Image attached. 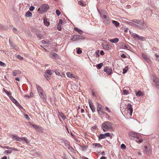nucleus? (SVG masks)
<instances>
[{
    "label": "nucleus",
    "instance_id": "15",
    "mask_svg": "<svg viewBox=\"0 0 159 159\" xmlns=\"http://www.w3.org/2000/svg\"><path fill=\"white\" fill-rule=\"evenodd\" d=\"M78 3L79 5L83 6L85 7L86 5V4L85 1L83 0H77Z\"/></svg>",
    "mask_w": 159,
    "mask_h": 159
},
{
    "label": "nucleus",
    "instance_id": "16",
    "mask_svg": "<svg viewBox=\"0 0 159 159\" xmlns=\"http://www.w3.org/2000/svg\"><path fill=\"white\" fill-rule=\"evenodd\" d=\"M132 36L134 38L137 39H140L141 40H143V39H144L143 37L140 36L136 34H133L132 35Z\"/></svg>",
    "mask_w": 159,
    "mask_h": 159
},
{
    "label": "nucleus",
    "instance_id": "27",
    "mask_svg": "<svg viewBox=\"0 0 159 159\" xmlns=\"http://www.w3.org/2000/svg\"><path fill=\"white\" fill-rule=\"evenodd\" d=\"M42 43H43V44H52V43L51 41H50L47 40H43L42 41Z\"/></svg>",
    "mask_w": 159,
    "mask_h": 159
},
{
    "label": "nucleus",
    "instance_id": "28",
    "mask_svg": "<svg viewBox=\"0 0 159 159\" xmlns=\"http://www.w3.org/2000/svg\"><path fill=\"white\" fill-rule=\"evenodd\" d=\"M112 22L113 24L116 27L119 26L120 25V23L118 21L112 20Z\"/></svg>",
    "mask_w": 159,
    "mask_h": 159
},
{
    "label": "nucleus",
    "instance_id": "24",
    "mask_svg": "<svg viewBox=\"0 0 159 159\" xmlns=\"http://www.w3.org/2000/svg\"><path fill=\"white\" fill-rule=\"evenodd\" d=\"M39 96L42 98H45L46 97V94L44 91L39 93Z\"/></svg>",
    "mask_w": 159,
    "mask_h": 159
},
{
    "label": "nucleus",
    "instance_id": "64",
    "mask_svg": "<svg viewBox=\"0 0 159 159\" xmlns=\"http://www.w3.org/2000/svg\"><path fill=\"white\" fill-rule=\"evenodd\" d=\"M100 159H106V157H101Z\"/></svg>",
    "mask_w": 159,
    "mask_h": 159
},
{
    "label": "nucleus",
    "instance_id": "25",
    "mask_svg": "<svg viewBox=\"0 0 159 159\" xmlns=\"http://www.w3.org/2000/svg\"><path fill=\"white\" fill-rule=\"evenodd\" d=\"M43 21L44 24L46 26H48L49 25L50 23L49 21H48L47 19L46 18H45L43 19Z\"/></svg>",
    "mask_w": 159,
    "mask_h": 159
},
{
    "label": "nucleus",
    "instance_id": "8",
    "mask_svg": "<svg viewBox=\"0 0 159 159\" xmlns=\"http://www.w3.org/2000/svg\"><path fill=\"white\" fill-rule=\"evenodd\" d=\"M83 38V36H82L75 35L71 37V40L73 41H74L76 40L82 39Z\"/></svg>",
    "mask_w": 159,
    "mask_h": 159
},
{
    "label": "nucleus",
    "instance_id": "37",
    "mask_svg": "<svg viewBox=\"0 0 159 159\" xmlns=\"http://www.w3.org/2000/svg\"><path fill=\"white\" fill-rule=\"evenodd\" d=\"M18 107L20 108L23 109V107L19 103L16 101L15 103H14Z\"/></svg>",
    "mask_w": 159,
    "mask_h": 159
},
{
    "label": "nucleus",
    "instance_id": "43",
    "mask_svg": "<svg viewBox=\"0 0 159 159\" xmlns=\"http://www.w3.org/2000/svg\"><path fill=\"white\" fill-rule=\"evenodd\" d=\"M10 98L14 103H15V102L17 101L12 96L10 97Z\"/></svg>",
    "mask_w": 159,
    "mask_h": 159
},
{
    "label": "nucleus",
    "instance_id": "39",
    "mask_svg": "<svg viewBox=\"0 0 159 159\" xmlns=\"http://www.w3.org/2000/svg\"><path fill=\"white\" fill-rule=\"evenodd\" d=\"M103 63H101L98 64L97 66V68L98 69H100L103 66Z\"/></svg>",
    "mask_w": 159,
    "mask_h": 159
},
{
    "label": "nucleus",
    "instance_id": "40",
    "mask_svg": "<svg viewBox=\"0 0 159 159\" xmlns=\"http://www.w3.org/2000/svg\"><path fill=\"white\" fill-rule=\"evenodd\" d=\"M142 56L143 58V59L144 60H148V57H147V55H146L144 53L142 54Z\"/></svg>",
    "mask_w": 159,
    "mask_h": 159
},
{
    "label": "nucleus",
    "instance_id": "10",
    "mask_svg": "<svg viewBox=\"0 0 159 159\" xmlns=\"http://www.w3.org/2000/svg\"><path fill=\"white\" fill-rule=\"evenodd\" d=\"M88 101L90 109H91L93 112H94L95 111V108L94 105H93V102L91 101L90 100H89Z\"/></svg>",
    "mask_w": 159,
    "mask_h": 159
},
{
    "label": "nucleus",
    "instance_id": "22",
    "mask_svg": "<svg viewBox=\"0 0 159 159\" xmlns=\"http://www.w3.org/2000/svg\"><path fill=\"white\" fill-rule=\"evenodd\" d=\"M50 57L53 59H56L58 55L57 54L54 52H52L51 53Z\"/></svg>",
    "mask_w": 159,
    "mask_h": 159
},
{
    "label": "nucleus",
    "instance_id": "45",
    "mask_svg": "<svg viewBox=\"0 0 159 159\" xmlns=\"http://www.w3.org/2000/svg\"><path fill=\"white\" fill-rule=\"evenodd\" d=\"M48 75V74H46V73H44V76H45V78L47 80H48V79H49L50 77V75Z\"/></svg>",
    "mask_w": 159,
    "mask_h": 159
},
{
    "label": "nucleus",
    "instance_id": "57",
    "mask_svg": "<svg viewBox=\"0 0 159 159\" xmlns=\"http://www.w3.org/2000/svg\"><path fill=\"white\" fill-rule=\"evenodd\" d=\"M9 41L10 44L11 46L13 47H14L15 45L13 44V43L12 42H11L10 40H9Z\"/></svg>",
    "mask_w": 159,
    "mask_h": 159
},
{
    "label": "nucleus",
    "instance_id": "14",
    "mask_svg": "<svg viewBox=\"0 0 159 159\" xmlns=\"http://www.w3.org/2000/svg\"><path fill=\"white\" fill-rule=\"evenodd\" d=\"M63 23V21L61 19H60L59 20V22L57 26V29L58 30L60 31L61 30V25Z\"/></svg>",
    "mask_w": 159,
    "mask_h": 159
},
{
    "label": "nucleus",
    "instance_id": "21",
    "mask_svg": "<svg viewBox=\"0 0 159 159\" xmlns=\"http://www.w3.org/2000/svg\"><path fill=\"white\" fill-rule=\"evenodd\" d=\"M93 147L95 148H102V146L98 143H93Z\"/></svg>",
    "mask_w": 159,
    "mask_h": 159
},
{
    "label": "nucleus",
    "instance_id": "61",
    "mask_svg": "<svg viewBox=\"0 0 159 159\" xmlns=\"http://www.w3.org/2000/svg\"><path fill=\"white\" fill-rule=\"evenodd\" d=\"M4 148L7 149H11V147H10L9 146H5Z\"/></svg>",
    "mask_w": 159,
    "mask_h": 159
},
{
    "label": "nucleus",
    "instance_id": "3",
    "mask_svg": "<svg viewBox=\"0 0 159 159\" xmlns=\"http://www.w3.org/2000/svg\"><path fill=\"white\" fill-rule=\"evenodd\" d=\"M144 150L146 154L148 155H151L152 151L151 146L149 144H147L144 146Z\"/></svg>",
    "mask_w": 159,
    "mask_h": 159
},
{
    "label": "nucleus",
    "instance_id": "63",
    "mask_svg": "<svg viewBox=\"0 0 159 159\" xmlns=\"http://www.w3.org/2000/svg\"><path fill=\"white\" fill-rule=\"evenodd\" d=\"M1 159H7V157L5 156L1 158Z\"/></svg>",
    "mask_w": 159,
    "mask_h": 159
},
{
    "label": "nucleus",
    "instance_id": "5",
    "mask_svg": "<svg viewBox=\"0 0 159 159\" xmlns=\"http://www.w3.org/2000/svg\"><path fill=\"white\" fill-rule=\"evenodd\" d=\"M98 106L97 111L99 115H103L105 113L104 112V110L102 108V105L99 103H98L97 104Z\"/></svg>",
    "mask_w": 159,
    "mask_h": 159
},
{
    "label": "nucleus",
    "instance_id": "56",
    "mask_svg": "<svg viewBox=\"0 0 159 159\" xmlns=\"http://www.w3.org/2000/svg\"><path fill=\"white\" fill-rule=\"evenodd\" d=\"M120 147H121V148H123V149H125L126 148L125 145L124 144H122L121 145Z\"/></svg>",
    "mask_w": 159,
    "mask_h": 159
},
{
    "label": "nucleus",
    "instance_id": "12",
    "mask_svg": "<svg viewBox=\"0 0 159 159\" xmlns=\"http://www.w3.org/2000/svg\"><path fill=\"white\" fill-rule=\"evenodd\" d=\"M11 137L14 140H16L17 141L21 142V138H19L16 134L11 135Z\"/></svg>",
    "mask_w": 159,
    "mask_h": 159
},
{
    "label": "nucleus",
    "instance_id": "23",
    "mask_svg": "<svg viewBox=\"0 0 159 159\" xmlns=\"http://www.w3.org/2000/svg\"><path fill=\"white\" fill-rule=\"evenodd\" d=\"M119 39L117 38H115L113 39H111L109 40V41L112 43H116L119 41Z\"/></svg>",
    "mask_w": 159,
    "mask_h": 159
},
{
    "label": "nucleus",
    "instance_id": "30",
    "mask_svg": "<svg viewBox=\"0 0 159 159\" xmlns=\"http://www.w3.org/2000/svg\"><path fill=\"white\" fill-rule=\"evenodd\" d=\"M22 141L25 142L27 144L30 143V141L25 137L21 138V141Z\"/></svg>",
    "mask_w": 159,
    "mask_h": 159
},
{
    "label": "nucleus",
    "instance_id": "1",
    "mask_svg": "<svg viewBox=\"0 0 159 159\" xmlns=\"http://www.w3.org/2000/svg\"><path fill=\"white\" fill-rule=\"evenodd\" d=\"M101 128L104 132L111 131L113 129L111 123L108 121H105L103 123L101 126Z\"/></svg>",
    "mask_w": 159,
    "mask_h": 159
},
{
    "label": "nucleus",
    "instance_id": "29",
    "mask_svg": "<svg viewBox=\"0 0 159 159\" xmlns=\"http://www.w3.org/2000/svg\"><path fill=\"white\" fill-rule=\"evenodd\" d=\"M74 30L76 31L77 32L80 34H82L83 33V32L81 30L77 28H75Z\"/></svg>",
    "mask_w": 159,
    "mask_h": 159
},
{
    "label": "nucleus",
    "instance_id": "42",
    "mask_svg": "<svg viewBox=\"0 0 159 159\" xmlns=\"http://www.w3.org/2000/svg\"><path fill=\"white\" fill-rule=\"evenodd\" d=\"M61 72L60 71L58 70H55V73L56 74L58 75H60Z\"/></svg>",
    "mask_w": 159,
    "mask_h": 159
},
{
    "label": "nucleus",
    "instance_id": "13",
    "mask_svg": "<svg viewBox=\"0 0 159 159\" xmlns=\"http://www.w3.org/2000/svg\"><path fill=\"white\" fill-rule=\"evenodd\" d=\"M31 126L33 127L37 131L39 132H40L42 130V129L41 127L36 125L32 124H31Z\"/></svg>",
    "mask_w": 159,
    "mask_h": 159
},
{
    "label": "nucleus",
    "instance_id": "6",
    "mask_svg": "<svg viewBox=\"0 0 159 159\" xmlns=\"http://www.w3.org/2000/svg\"><path fill=\"white\" fill-rule=\"evenodd\" d=\"M153 81L154 85L158 88H159V80L158 77L155 75L153 76Z\"/></svg>",
    "mask_w": 159,
    "mask_h": 159
},
{
    "label": "nucleus",
    "instance_id": "53",
    "mask_svg": "<svg viewBox=\"0 0 159 159\" xmlns=\"http://www.w3.org/2000/svg\"><path fill=\"white\" fill-rule=\"evenodd\" d=\"M12 152L11 150H7L5 151V152L7 153H11Z\"/></svg>",
    "mask_w": 159,
    "mask_h": 159
},
{
    "label": "nucleus",
    "instance_id": "26",
    "mask_svg": "<svg viewBox=\"0 0 159 159\" xmlns=\"http://www.w3.org/2000/svg\"><path fill=\"white\" fill-rule=\"evenodd\" d=\"M19 70H14L12 72V74L13 76H16L19 74Z\"/></svg>",
    "mask_w": 159,
    "mask_h": 159
},
{
    "label": "nucleus",
    "instance_id": "32",
    "mask_svg": "<svg viewBox=\"0 0 159 159\" xmlns=\"http://www.w3.org/2000/svg\"><path fill=\"white\" fill-rule=\"evenodd\" d=\"M59 116L61 117L63 120H65L66 119V116L65 114L62 112L59 113Z\"/></svg>",
    "mask_w": 159,
    "mask_h": 159
},
{
    "label": "nucleus",
    "instance_id": "2",
    "mask_svg": "<svg viewBox=\"0 0 159 159\" xmlns=\"http://www.w3.org/2000/svg\"><path fill=\"white\" fill-rule=\"evenodd\" d=\"M129 135L130 137L135 138V141L138 143H142L143 141V139L142 138L141 136L138 133L136 132L132 131L130 132L129 133Z\"/></svg>",
    "mask_w": 159,
    "mask_h": 159
},
{
    "label": "nucleus",
    "instance_id": "36",
    "mask_svg": "<svg viewBox=\"0 0 159 159\" xmlns=\"http://www.w3.org/2000/svg\"><path fill=\"white\" fill-rule=\"evenodd\" d=\"M98 138L99 139H102L105 138L106 137L104 134H101L99 135Z\"/></svg>",
    "mask_w": 159,
    "mask_h": 159
},
{
    "label": "nucleus",
    "instance_id": "18",
    "mask_svg": "<svg viewBox=\"0 0 159 159\" xmlns=\"http://www.w3.org/2000/svg\"><path fill=\"white\" fill-rule=\"evenodd\" d=\"M129 87H125L123 88V92L124 94H129Z\"/></svg>",
    "mask_w": 159,
    "mask_h": 159
},
{
    "label": "nucleus",
    "instance_id": "48",
    "mask_svg": "<svg viewBox=\"0 0 159 159\" xmlns=\"http://www.w3.org/2000/svg\"><path fill=\"white\" fill-rule=\"evenodd\" d=\"M0 65L3 67L6 66L5 64L1 61H0Z\"/></svg>",
    "mask_w": 159,
    "mask_h": 159
},
{
    "label": "nucleus",
    "instance_id": "11",
    "mask_svg": "<svg viewBox=\"0 0 159 159\" xmlns=\"http://www.w3.org/2000/svg\"><path fill=\"white\" fill-rule=\"evenodd\" d=\"M66 75L69 78L73 77L76 79L78 78V77L77 76L75 75L72 73L70 72H68L66 73Z\"/></svg>",
    "mask_w": 159,
    "mask_h": 159
},
{
    "label": "nucleus",
    "instance_id": "47",
    "mask_svg": "<svg viewBox=\"0 0 159 159\" xmlns=\"http://www.w3.org/2000/svg\"><path fill=\"white\" fill-rule=\"evenodd\" d=\"M37 37L40 38H41L43 36V35L40 33H38L36 34Z\"/></svg>",
    "mask_w": 159,
    "mask_h": 159
},
{
    "label": "nucleus",
    "instance_id": "20",
    "mask_svg": "<svg viewBox=\"0 0 159 159\" xmlns=\"http://www.w3.org/2000/svg\"><path fill=\"white\" fill-rule=\"evenodd\" d=\"M102 46L103 48L107 50H109L111 48V46L109 44H103Z\"/></svg>",
    "mask_w": 159,
    "mask_h": 159
},
{
    "label": "nucleus",
    "instance_id": "62",
    "mask_svg": "<svg viewBox=\"0 0 159 159\" xmlns=\"http://www.w3.org/2000/svg\"><path fill=\"white\" fill-rule=\"evenodd\" d=\"M121 57L123 58H125L126 57V56H125V55L124 54H123L122 55H121Z\"/></svg>",
    "mask_w": 159,
    "mask_h": 159
},
{
    "label": "nucleus",
    "instance_id": "35",
    "mask_svg": "<svg viewBox=\"0 0 159 159\" xmlns=\"http://www.w3.org/2000/svg\"><path fill=\"white\" fill-rule=\"evenodd\" d=\"M143 95V93L142 92L140 91H139L136 93V95L137 96H142Z\"/></svg>",
    "mask_w": 159,
    "mask_h": 159
},
{
    "label": "nucleus",
    "instance_id": "31",
    "mask_svg": "<svg viewBox=\"0 0 159 159\" xmlns=\"http://www.w3.org/2000/svg\"><path fill=\"white\" fill-rule=\"evenodd\" d=\"M32 15V13L29 11H27L25 13V16L27 17H31Z\"/></svg>",
    "mask_w": 159,
    "mask_h": 159
},
{
    "label": "nucleus",
    "instance_id": "50",
    "mask_svg": "<svg viewBox=\"0 0 159 159\" xmlns=\"http://www.w3.org/2000/svg\"><path fill=\"white\" fill-rule=\"evenodd\" d=\"M104 134L105 135L106 138L107 137H110V134L109 133H105Z\"/></svg>",
    "mask_w": 159,
    "mask_h": 159
},
{
    "label": "nucleus",
    "instance_id": "34",
    "mask_svg": "<svg viewBox=\"0 0 159 159\" xmlns=\"http://www.w3.org/2000/svg\"><path fill=\"white\" fill-rule=\"evenodd\" d=\"M132 22L139 24H141V22L140 21L138 20L137 19H135V20H132Z\"/></svg>",
    "mask_w": 159,
    "mask_h": 159
},
{
    "label": "nucleus",
    "instance_id": "54",
    "mask_svg": "<svg viewBox=\"0 0 159 159\" xmlns=\"http://www.w3.org/2000/svg\"><path fill=\"white\" fill-rule=\"evenodd\" d=\"M17 58L20 60H22L23 59V57L20 55L17 56Z\"/></svg>",
    "mask_w": 159,
    "mask_h": 159
},
{
    "label": "nucleus",
    "instance_id": "52",
    "mask_svg": "<svg viewBox=\"0 0 159 159\" xmlns=\"http://www.w3.org/2000/svg\"><path fill=\"white\" fill-rule=\"evenodd\" d=\"M133 22H129V24L130 25H132L134 26H136V25L134 23H133Z\"/></svg>",
    "mask_w": 159,
    "mask_h": 159
},
{
    "label": "nucleus",
    "instance_id": "44",
    "mask_svg": "<svg viewBox=\"0 0 159 159\" xmlns=\"http://www.w3.org/2000/svg\"><path fill=\"white\" fill-rule=\"evenodd\" d=\"M77 53L78 54H80L82 53V51L81 50L80 48H77Z\"/></svg>",
    "mask_w": 159,
    "mask_h": 159
},
{
    "label": "nucleus",
    "instance_id": "7",
    "mask_svg": "<svg viewBox=\"0 0 159 159\" xmlns=\"http://www.w3.org/2000/svg\"><path fill=\"white\" fill-rule=\"evenodd\" d=\"M104 71L108 75H111L112 73V70L111 67L106 66L104 68Z\"/></svg>",
    "mask_w": 159,
    "mask_h": 159
},
{
    "label": "nucleus",
    "instance_id": "33",
    "mask_svg": "<svg viewBox=\"0 0 159 159\" xmlns=\"http://www.w3.org/2000/svg\"><path fill=\"white\" fill-rule=\"evenodd\" d=\"M52 71L51 70H47L45 72L47 74H48L50 76L52 74Z\"/></svg>",
    "mask_w": 159,
    "mask_h": 159
},
{
    "label": "nucleus",
    "instance_id": "60",
    "mask_svg": "<svg viewBox=\"0 0 159 159\" xmlns=\"http://www.w3.org/2000/svg\"><path fill=\"white\" fill-rule=\"evenodd\" d=\"M11 150H14L15 151H18V149L16 148H11Z\"/></svg>",
    "mask_w": 159,
    "mask_h": 159
},
{
    "label": "nucleus",
    "instance_id": "46",
    "mask_svg": "<svg viewBox=\"0 0 159 159\" xmlns=\"http://www.w3.org/2000/svg\"><path fill=\"white\" fill-rule=\"evenodd\" d=\"M4 92L6 93V94L10 97H12L11 96V93H9L8 91L6 90V91H5Z\"/></svg>",
    "mask_w": 159,
    "mask_h": 159
},
{
    "label": "nucleus",
    "instance_id": "9",
    "mask_svg": "<svg viewBox=\"0 0 159 159\" xmlns=\"http://www.w3.org/2000/svg\"><path fill=\"white\" fill-rule=\"evenodd\" d=\"M127 107V111H128V113H129L130 116H131L132 115L133 111L132 106L130 103H129L128 104Z\"/></svg>",
    "mask_w": 159,
    "mask_h": 159
},
{
    "label": "nucleus",
    "instance_id": "51",
    "mask_svg": "<svg viewBox=\"0 0 159 159\" xmlns=\"http://www.w3.org/2000/svg\"><path fill=\"white\" fill-rule=\"evenodd\" d=\"M34 7L33 6H30L29 8L30 10L31 11H33L34 10Z\"/></svg>",
    "mask_w": 159,
    "mask_h": 159
},
{
    "label": "nucleus",
    "instance_id": "41",
    "mask_svg": "<svg viewBox=\"0 0 159 159\" xmlns=\"http://www.w3.org/2000/svg\"><path fill=\"white\" fill-rule=\"evenodd\" d=\"M128 67L127 66H126L125 68L123 69V74H125V73H126L127 71H128Z\"/></svg>",
    "mask_w": 159,
    "mask_h": 159
},
{
    "label": "nucleus",
    "instance_id": "4",
    "mask_svg": "<svg viewBox=\"0 0 159 159\" xmlns=\"http://www.w3.org/2000/svg\"><path fill=\"white\" fill-rule=\"evenodd\" d=\"M49 8V6L47 4L42 5L38 9L41 12H43L46 11Z\"/></svg>",
    "mask_w": 159,
    "mask_h": 159
},
{
    "label": "nucleus",
    "instance_id": "58",
    "mask_svg": "<svg viewBox=\"0 0 159 159\" xmlns=\"http://www.w3.org/2000/svg\"><path fill=\"white\" fill-rule=\"evenodd\" d=\"M60 76H61V77H63L64 76H65V75L64 73L61 72L60 75Z\"/></svg>",
    "mask_w": 159,
    "mask_h": 159
},
{
    "label": "nucleus",
    "instance_id": "49",
    "mask_svg": "<svg viewBox=\"0 0 159 159\" xmlns=\"http://www.w3.org/2000/svg\"><path fill=\"white\" fill-rule=\"evenodd\" d=\"M56 14H57V15L58 16H59L60 14H61V12H60V11L58 10H57L56 11Z\"/></svg>",
    "mask_w": 159,
    "mask_h": 159
},
{
    "label": "nucleus",
    "instance_id": "17",
    "mask_svg": "<svg viewBox=\"0 0 159 159\" xmlns=\"http://www.w3.org/2000/svg\"><path fill=\"white\" fill-rule=\"evenodd\" d=\"M103 18L104 21L107 24L110 23L109 18L106 15H103Z\"/></svg>",
    "mask_w": 159,
    "mask_h": 159
},
{
    "label": "nucleus",
    "instance_id": "59",
    "mask_svg": "<svg viewBox=\"0 0 159 159\" xmlns=\"http://www.w3.org/2000/svg\"><path fill=\"white\" fill-rule=\"evenodd\" d=\"M100 53L102 55H103L104 54V52L103 51L101 50L100 52Z\"/></svg>",
    "mask_w": 159,
    "mask_h": 159
},
{
    "label": "nucleus",
    "instance_id": "19",
    "mask_svg": "<svg viewBox=\"0 0 159 159\" xmlns=\"http://www.w3.org/2000/svg\"><path fill=\"white\" fill-rule=\"evenodd\" d=\"M36 87L37 88V90H38V93H39L44 91L43 90V89L42 88V87H41L40 86L38 85L37 84L36 85Z\"/></svg>",
    "mask_w": 159,
    "mask_h": 159
},
{
    "label": "nucleus",
    "instance_id": "38",
    "mask_svg": "<svg viewBox=\"0 0 159 159\" xmlns=\"http://www.w3.org/2000/svg\"><path fill=\"white\" fill-rule=\"evenodd\" d=\"M18 107L20 108L23 109V107L19 103L16 101L15 103H14Z\"/></svg>",
    "mask_w": 159,
    "mask_h": 159
},
{
    "label": "nucleus",
    "instance_id": "55",
    "mask_svg": "<svg viewBox=\"0 0 159 159\" xmlns=\"http://www.w3.org/2000/svg\"><path fill=\"white\" fill-rule=\"evenodd\" d=\"M105 110L107 111V112H110L111 111V110L107 107H106Z\"/></svg>",
    "mask_w": 159,
    "mask_h": 159
}]
</instances>
